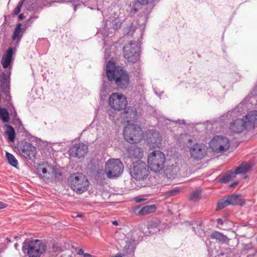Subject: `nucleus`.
I'll list each match as a JSON object with an SVG mask.
<instances>
[{
    "label": "nucleus",
    "mask_w": 257,
    "mask_h": 257,
    "mask_svg": "<svg viewBox=\"0 0 257 257\" xmlns=\"http://www.w3.org/2000/svg\"><path fill=\"white\" fill-rule=\"evenodd\" d=\"M11 69L5 70L0 74V91L5 95L3 97V105L4 108H6L12 111L11 108H14V105L12 102V97L10 94V82H11Z\"/></svg>",
    "instance_id": "1"
},
{
    "label": "nucleus",
    "mask_w": 257,
    "mask_h": 257,
    "mask_svg": "<svg viewBox=\"0 0 257 257\" xmlns=\"http://www.w3.org/2000/svg\"><path fill=\"white\" fill-rule=\"evenodd\" d=\"M68 182L71 189L76 193L81 194L88 188L89 181L82 173H73L69 177Z\"/></svg>",
    "instance_id": "2"
},
{
    "label": "nucleus",
    "mask_w": 257,
    "mask_h": 257,
    "mask_svg": "<svg viewBox=\"0 0 257 257\" xmlns=\"http://www.w3.org/2000/svg\"><path fill=\"white\" fill-rule=\"evenodd\" d=\"M130 173L136 180H144L150 173L149 167L144 162L139 160L131 164Z\"/></svg>",
    "instance_id": "3"
},
{
    "label": "nucleus",
    "mask_w": 257,
    "mask_h": 257,
    "mask_svg": "<svg viewBox=\"0 0 257 257\" xmlns=\"http://www.w3.org/2000/svg\"><path fill=\"white\" fill-rule=\"evenodd\" d=\"M165 161L164 154L160 151H155L150 153L147 160L149 167L155 172H158L164 168Z\"/></svg>",
    "instance_id": "4"
},
{
    "label": "nucleus",
    "mask_w": 257,
    "mask_h": 257,
    "mask_svg": "<svg viewBox=\"0 0 257 257\" xmlns=\"http://www.w3.org/2000/svg\"><path fill=\"white\" fill-rule=\"evenodd\" d=\"M123 136L127 142L131 144L138 143L143 139L142 128L134 124H128L124 128Z\"/></svg>",
    "instance_id": "5"
},
{
    "label": "nucleus",
    "mask_w": 257,
    "mask_h": 257,
    "mask_svg": "<svg viewBox=\"0 0 257 257\" xmlns=\"http://www.w3.org/2000/svg\"><path fill=\"white\" fill-rule=\"evenodd\" d=\"M123 170V165L119 159H110L105 165L104 171L109 178L117 177Z\"/></svg>",
    "instance_id": "6"
},
{
    "label": "nucleus",
    "mask_w": 257,
    "mask_h": 257,
    "mask_svg": "<svg viewBox=\"0 0 257 257\" xmlns=\"http://www.w3.org/2000/svg\"><path fill=\"white\" fill-rule=\"evenodd\" d=\"M15 148L19 154L27 160H33L36 158L37 149L32 144L26 141H21L17 143Z\"/></svg>",
    "instance_id": "7"
},
{
    "label": "nucleus",
    "mask_w": 257,
    "mask_h": 257,
    "mask_svg": "<svg viewBox=\"0 0 257 257\" xmlns=\"http://www.w3.org/2000/svg\"><path fill=\"white\" fill-rule=\"evenodd\" d=\"M123 55L127 62L135 63L140 58V47L136 42H131L123 48Z\"/></svg>",
    "instance_id": "8"
},
{
    "label": "nucleus",
    "mask_w": 257,
    "mask_h": 257,
    "mask_svg": "<svg viewBox=\"0 0 257 257\" xmlns=\"http://www.w3.org/2000/svg\"><path fill=\"white\" fill-rule=\"evenodd\" d=\"M47 248L46 243L42 240L34 239L30 240L27 246V255L29 257H40Z\"/></svg>",
    "instance_id": "9"
},
{
    "label": "nucleus",
    "mask_w": 257,
    "mask_h": 257,
    "mask_svg": "<svg viewBox=\"0 0 257 257\" xmlns=\"http://www.w3.org/2000/svg\"><path fill=\"white\" fill-rule=\"evenodd\" d=\"M108 80L112 83L113 82L118 89H126L130 83L128 73L121 68L119 70H116L113 78H110Z\"/></svg>",
    "instance_id": "10"
},
{
    "label": "nucleus",
    "mask_w": 257,
    "mask_h": 257,
    "mask_svg": "<svg viewBox=\"0 0 257 257\" xmlns=\"http://www.w3.org/2000/svg\"><path fill=\"white\" fill-rule=\"evenodd\" d=\"M230 146L229 139L224 136H215L209 142V147L216 153H224Z\"/></svg>",
    "instance_id": "11"
},
{
    "label": "nucleus",
    "mask_w": 257,
    "mask_h": 257,
    "mask_svg": "<svg viewBox=\"0 0 257 257\" xmlns=\"http://www.w3.org/2000/svg\"><path fill=\"white\" fill-rule=\"evenodd\" d=\"M108 103L112 109L119 111L125 108L127 101L123 94L113 93L109 97Z\"/></svg>",
    "instance_id": "12"
},
{
    "label": "nucleus",
    "mask_w": 257,
    "mask_h": 257,
    "mask_svg": "<svg viewBox=\"0 0 257 257\" xmlns=\"http://www.w3.org/2000/svg\"><path fill=\"white\" fill-rule=\"evenodd\" d=\"M189 152L194 160H201L207 155L208 148L205 144L196 143L190 147Z\"/></svg>",
    "instance_id": "13"
},
{
    "label": "nucleus",
    "mask_w": 257,
    "mask_h": 257,
    "mask_svg": "<svg viewBox=\"0 0 257 257\" xmlns=\"http://www.w3.org/2000/svg\"><path fill=\"white\" fill-rule=\"evenodd\" d=\"M87 151V146L82 143H79L73 145L69 148L68 153L70 157L80 158L84 157Z\"/></svg>",
    "instance_id": "14"
},
{
    "label": "nucleus",
    "mask_w": 257,
    "mask_h": 257,
    "mask_svg": "<svg viewBox=\"0 0 257 257\" xmlns=\"http://www.w3.org/2000/svg\"><path fill=\"white\" fill-rule=\"evenodd\" d=\"M229 128L233 134H240L247 129L243 118L236 119L230 122Z\"/></svg>",
    "instance_id": "15"
},
{
    "label": "nucleus",
    "mask_w": 257,
    "mask_h": 257,
    "mask_svg": "<svg viewBox=\"0 0 257 257\" xmlns=\"http://www.w3.org/2000/svg\"><path fill=\"white\" fill-rule=\"evenodd\" d=\"M13 53V48L10 47L3 54L1 60V63L4 68H8V70H9V69H11V70L12 69V65L13 63L12 57Z\"/></svg>",
    "instance_id": "16"
},
{
    "label": "nucleus",
    "mask_w": 257,
    "mask_h": 257,
    "mask_svg": "<svg viewBox=\"0 0 257 257\" xmlns=\"http://www.w3.org/2000/svg\"><path fill=\"white\" fill-rule=\"evenodd\" d=\"M124 108L123 118L125 121L130 123L132 121L134 122L138 119L137 112L135 108L128 107Z\"/></svg>",
    "instance_id": "17"
},
{
    "label": "nucleus",
    "mask_w": 257,
    "mask_h": 257,
    "mask_svg": "<svg viewBox=\"0 0 257 257\" xmlns=\"http://www.w3.org/2000/svg\"><path fill=\"white\" fill-rule=\"evenodd\" d=\"M242 118L247 128L253 127L255 124L257 123V111L256 110L251 111Z\"/></svg>",
    "instance_id": "18"
},
{
    "label": "nucleus",
    "mask_w": 257,
    "mask_h": 257,
    "mask_svg": "<svg viewBox=\"0 0 257 257\" xmlns=\"http://www.w3.org/2000/svg\"><path fill=\"white\" fill-rule=\"evenodd\" d=\"M128 156L132 159H140L143 157L144 152L141 148L132 145L127 149Z\"/></svg>",
    "instance_id": "19"
},
{
    "label": "nucleus",
    "mask_w": 257,
    "mask_h": 257,
    "mask_svg": "<svg viewBox=\"0 0 257 257\" xmlns=\"http://www.w3.org/2000/svg\"><path fill=\"white\" fill-rule=\"evenodd\" d=\"M120 68L119 66L116 67L113 61H109L106 66V75L107 79L113 78L116 70H119Z\"/></svg>",
    "instance_id": "20"
},
{
    "label": "nucleus",
    "mask_w": 257,
    "mask_h": 257,
    "mask_svg": "<svg viewBox=\"0 0 257 257\" xmlns=\"http://www.w3.org/2000/svg\"><path fill=\"white\" fill-rule=\"evenodd\" d=\"M179 168L175 165L168 166L164 170V175L168 179H174L178 174Z\"/></svg>",
    "instance_id": "21"
},
{
    "label": "nucleus",
    "mask_w": 257,
    "mask_h": 257,
    "mask_svg": "<svg viewBox=\"0 0 257 257\" xmlns=\"http://www.w3.org/2000/svg\"><path fill=\"white\" fill-rule=\"evenodd\" d=\"M227 199L229 205L243 206L245 204L240 195L232 194L227 197Z\"/></svg>",
    "instance_id": "22"
},
{
    "label": "nucleus",
    "mask_w": 257,
    "mask_h": 257,
    "mask_svg": "<svg viewBox=\"0 0 257 257\" xmlns=\"http://www.w3.org/2000/svg\"><path fill=\"white\" fill-rule=\"evenodd\" d=\"M210 238L215 239L221 243H227L229 240L226 235L218 231H214L210 235Z\"/></svg>",
    "instance_id": "23"
},
{
    "label": "nucleus",
    "mask_w": 257,
    "mask_h": 257,
    "mask_svg": "<svg viewBox=\"0 0 257 257\" xmlns=\"http://www.w3.org/2000/svg\"><path fill=\"white\" fill-rule=\"evenodd\" d=\"M22 24L19 23L17 25V26L15 29V31L12 35V39L13 40H17L19 42L21 39L25 29H22Z\"/></svg>",
    "instance_id": "24"
},
{
    "label": "nucleus",
    "mask_w": 257,
    "mask_h": 257,
    "mask_svg": "<svg viewBox=\"0 0 257 257\" xmlns=\"http://www.w3.org/2000/svg\"><path fill=\"white\" fill-rule=\"evenodd\" d=\"M5 134L7 135L8 141L14 142L16 138V133L14 128L9 124H5Z\"/></svg>",
    "instance_id": "25"
},
{
    "label": "nucleus",
    "mask_w": 257,
    "mask_h": 257,
    "mask_svg": "<svg viewBox=\"0 0 257 257\" xmlns=\"http://www.w3.org/2000/svg\"><path fill=\"white\" fill-rule=\"evenodd\" d=\"M149 142L153 144H157L158 141H160V136L159 133L154 130L151 131L148 134Z\"/></svg>",
    "instance_id": "26"
},
{
    "label": "nucleus",
    "mask_w": 257,
    "mask_h": 257,
    "mask_svg": "<svg viewBox=\"0 0 257 257\" xmlns=\"http://www.w3.org/2000/svg\"><path fill=\"white\" fill-rule=\"evenodd\" d=\"M51 176H47V175L43 176L42 177L45 180L46 182H50L53 180L54 178L58 177L61 175V173H60L57 169L54 168H51Z\"/></svg>",
    "instance_id": "27"
},
{
    "label": "nucleus",
    "mask_w": 257,
    "mask_h": 257,
    "mask_svg": "<svg viewBox=\"0 0 257 257\" xmlns=\"http://www.w3.org/2000/svg\"><path fill=\"white\" fill-rule=\"evenodd\" d=\"M156 210L155 205H147L143 207L139 212L140 215H144L154 212Z\"/></svg>",
    "instance_id": "28"
},
{
    "label": "nucleus",
    "mask_w": 257,
    "mask_h": 257,
    "mask_svg": "<svg viewBox=\"0 0 257 257\" xmlns=\"http://www.w3.org/2000/svg\"><path fill=\"white\" fill-rule=\"evenodd\" d=\"M235 177V173L232 171L227 172L221 178L219 179L220 182L226 183L231 179Z\"/></svg>",
    "instance_id": "29"
},
{
    "label": "nucleus",
    "mask_w": 257,
    "mask_h": 257,
    "mask_svg": "<svg viewBox=\"0 0 257 257\" xmlns=\"http://www.w3.org/2000/svg\"><path fill=\"white\" fill-rule=\"evenodd\" d=\"M6 156L8 160V163L12 166L17 168L18 162L15 156L11 153L6 152Z\"/></svg>",
    "instance_id": "30"
},
{
    "label": "nucleus",
    "mask_w": 257,
    "mask_h": 257,
    "mask_svg": "<svg viewBox=\"0 0 257 257\" xmlns=\"http://www.w3.org/2000/svg\"><path fill=\"white\" fill-rule=\"evenodd\" d=\"M160 221L159 220H152L148 223V228L149 229H156V230H155V231H156V230L159 231V226H160Z\"/></svg>",
    "instance_id": "31"
},
{
    "label": "nucleus",
    "mask_w": 257,
    "mask_h": 257,
    "mask_svg": "<svg viewBox=\"0 0 257 257\" xmlns=\"http://www.w3.org/2000/svg\"><path fill=\"white\" fill-rule=\"evenodd\" d=\"M248 169L247 168L246 166L244 164V163H242L240 166L237 167L235 171L233 172L235 173V175L239 174H244L248 172Z\"/></svg>",
    "instance_id": "32"
},
{
    "label": "nucleus",
    "mask_w": 257,
    "mask_h": 257,
    "mask_svg": "<svg viewBox=\"0 0 257 257\" xmlns=\"http://www.w3.org/2000/svg\"><path fill=\"white\" fill-rule=\"evenodd\" d=\"M143 5H144L142 4L139 1L138 2H135L133 4V7L131 10V13L132 14L137 13L140 10L143 9Z\"/></svg>",
    "instance_id": "33"
},
{
    "label": "nucleus",
    "mask_w": 257,
    "mask_h": 257,
    "mask_svg": "<svg viewBox=\"0 0 257 257\" xmlns=\"http://www.w3.org/2000/svg\"><path fill=\"white\" fill-rule=\"evenodd\" d=\"M181 189L179 187H175L170 190L167 191L165 193V195L167 197H172L177 195L180 193Z\"/></svg>",
    "instance_id": "34"
},
{
    "label": "nucleus",
    "mask_w": 257,
    "mask_h": 257,
    "mask_svg": "<svg viewBox=\"0 0 257 257\" xmlns=\"http://www.w3.org/2000/svg\"><path fill=\"white\" fill-rule=\"evenodd\" d=\"M229 205V204L227 199H223L218 202L216 207V210H219L222 209V208H224L225 207Z\"/></svg>",
    "instance_id": "35"
},
{
    "label": "nucleus",
    "mask_w": 257,
    "mask_h": 257,
    "mask_svg": "<svg viewBox=\"0 0 257 257\" xmlns=\"http://www.w3.org/2000/svg\"><path fill=\"white\" fill-rule=\"evenodd\" d=\"M122 21L118 18L113 20L112 22V28L114 30H117L120 28L122 25Z\"/></svg>",
    "instance_id": "36"
},
{
    "label": "nucleus",
    "mask_w": 257,
    "mask_h": 257,
    "mask_svg": "<svg viewBox=\"0 0 257 257\" xmlns=\"http://www.w3.org/2000/svg\"><path fill=\"white\" fill-rule=\"evenodd\" d=\"M25 0H21L16 8L13 11L14 15H18L21 11L22 7L24 4V2Z\"/></svg>",
    "instance_id": "37"
},
{
    "label": "nucleus",
    "mask_w": 257,
    "mask_h": 257,
    "mask_svg": "<svg viewBox=\"0 0 257 257\" xmlns=\"http://www.w3.org/2000/svg\"><path fill=\"white\" fill-rule=\"evenodd\" d=\"M37 18H38V17L36 16H31L26 22L25 28H26V27H27L30 26L31 25V24L33 23L34 20H36Z\"/></svg>",
    "instance_id": "38"
},
{
    "label": "nucleus",
    "mask_w": 257,
    "mask_h": 257,
    "mask_svg": "<svg viewBox=\"0 0 257 257\" xmlns=\"http://www.w3.org/2000/svg\"><path fill=\"white\" fill-rule=\"evenodd\" d=\"M200 194V192L199 191H196L193 192L190 195V200H196L198 198Z\"/></svg>",
    "instance_id": "39"
},
{
    "label": "nucleus",
    "mask_w": 257,
    "mask_h": 257,
    "mask_svg": "<svg viewBox=\"0 0 257 257\" xmlns=\"http://www.w3.org/2000/svg\"><path fill=\"white\" fill-rule=\"evenodd\" d=\"M11 109H12V111H10V115L13 118V119H15L17 117V113L16 110L14 107V108H11Z\"/></svg>",
    "instance_id": "40"
},
{
    "label": "nucleus",
    "mask_w": 257,
    "mask_h": 257,
    "mask_svg": "<svg viewBox=\"0 0 257 257\" xmlns=\"http://www.w3.org/2000/svg\"><path fill=\"white\" fill-rule=\"evenodd\" d=\"M139 2H140L142 4H144V5H147L149 3H152L154 0H138Z\"/></svg>",
    "instance_id": "41"
},
{
    "label": "nucleus",
    "mask_w": 257,
    "mask_h": 257,
    "mask_svg": "<svg viewBox=\"0 0 257 257\" xmlns=\"http://www.w3.org/2000/svg\"><path fill=\"white\" fill-rule=\"evenodd\" d=\"M136 30V27L133 24H132L130 27V32L134 33Z\"/></svg>",
    "instance_id": "42"
},
{
    "label": "nucleus",
    "mask_w": 257,
    "mask_h": 257,
    "mask_svg": "<svg viewBox=\"0 0 257 257\" xmlns=\"http://www.w3.org/2000/svg\"><path fill=\"white\" fill-rule=\"evenodd\" d=\"M217 223L218 224L222 225L224 222L222 218H218L216 220Z\"/></svg>",
    "instance_id": "43"
},
{
    "label": "nucleus",
    "mask_w": 257,
    "mask_h": 257,
    "mask_svg": "<svg viewBox=\"0 0 257 257\" xmlns=\"http://www.w3.org/2000/svg\"><path fill=\"white\" fill-rule=\"evenodd\" d=\"M7 204L0 201V209H3V208H6L7 206Z\"/></svg>",
    "instance_id": "44"
},
{
    "label": "nucleus",
    "mask_w": 257,
    "mask_h": 257,
    "mask_svg": "<svg viewBox=\"0 0 257 257\" xmlns=\"http://www.w3.org/2000/svg\"><path fill=\"white\" fill-rule=\"evenodd\" d=\"M48 171V170L46 168H43L42 169V172L44 174L43 176L46 175Z\"/></svg>",
    "instance_id": "45"
},
{
    "label": "nucleus",
    "mask_w": 257,
    "mask_h": 257,
    "mask_svg": "<svg viewBox=\"0 0 257 257\" xmlns=\"http://www.w3.org/2000/svg\"><path fill=\"white\" fill-rule=\"evenodd\" d=\"M238 184V182H233V183H231L229 186L231 187H234L235 186H236V185H237Z\"/></svg>",
    "instance_id": "46"
},
{
    "label": "nucleus",
    "mask_w": 257,
    "mask_h": 257,
    "mask_svg": "<svg viewBox=\"0 0 257 257\" xmlns=\"http://www.w3.org/2000/svg\"><path fill=\"white\" fill-rule=\"evenodd\" d=\"M25 18V16L23 14H21L19 16V19L20 20H22L24 19Z\"/></svg>",
    "instance_id": "47"
},
{
    "label": "nucleus",
    "mask_w": 257,
    "mask_h": 257,
    "mask_svg": "<svg viewBox=\"0 0 257 257\" xmlns=\"http://www.w3.org/2000/svg\"><path fill=\"white\" fill-rule=\"evenodd\" d=\"M84 251H83V249L81 248L79 250L78 252V254H84Z\"/></svg>",
    "instance_id": "48"
},
{
    "label": "nucleus",
    "mask_w": 257,
    "mask_h": 257,
    "mask_svg": "<svg viewBox=\"0 0 257 257\" xmlns=\"http://www.w3.org/2000/svg\"><path fill=\"white\" fill-rule=\"evenodd\" d=\"M83 256L84 257H92V255L88 253H84Z\"/></svg>",
    "instance_id": "49"
},
{
    "label": "nucleus",
    "mask_w": 257,
    "mask_h": 257,
    "mask_svg": "<svg viewBox=\"0 0 257 257\" xmlns=\"http://www.w3.org/2000/svg\"><path fill=\"white\" fill-rule=\"evenodd\" d=\"M51 169H50L48 172H47V176H51Z\"/></svg>",
    "instance_id": "50"
},
{
    "label": "nucleus",
    "mask_w": 257,
    "mask_h": 257,
    "mask_svg": "<svg viewBox=\"0 0 257 257\" xmlns=\"http://www.w3.org/2000/svg\"><path fill=\"white\" fill-rule=\"evenodd\" d=\"M112 224L114 225H118V223H117V221L115 220V221H112Z\"/></svg>",
    "instance_id": "51"
},
{
    "label": "nucleus",
    "mask_w": 257,
    "mask_h": 257,
    "mask_svg": "<svg viewBox=\"0 0 257 257\" xmlns=\"http://www.w3.org/2000/svg\"><path fill=\"white\" fill-rule=\"evenodd\" d=\"M6 240L9 243L12 242L11 238L9 237L6 238Z\"/></svg>",
    "instance_id": "52"
},
{
    "label": "nucleus",
    "mask_w": 257,
    "mask_h": 257,
    "mask_svg": "<svg viewBox=\"0 0 257 257\" xmlns=\"http://www.w3.org/2000/svg\"><path fill=\"white\" fill-rule=\"evenodd\" d=\"M14 237H15V238H16H16H17L18 237V236H14Z\"/></svg>",
    "instance_id": "53"
},
{
    "label": "nucleus",
    "mask_w": 257,
    "mask_h": 257,
    "mask_svg": "<svg viewBox=\"0 0 257 257\" xmlns=\"http://www.w3.org/2000/svg\"><path fill=\"white\" fill-rule=\"evenodd\" d=\"M81 215H78L77 216H79V217H80Z\"/></svg>",
    "instance_id": "54"
}]
</instances>
